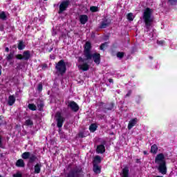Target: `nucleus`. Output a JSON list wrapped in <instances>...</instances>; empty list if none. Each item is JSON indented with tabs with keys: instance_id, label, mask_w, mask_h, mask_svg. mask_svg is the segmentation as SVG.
<instances>
[{
	"instance_id": "obj_1",
	"label": "nucleus",
	"mask_w": 177,
	"mask_h": 177,
	"mask_svg": "<svg viewBox=\"0 0 177 177\" xmlns=\"http://www.w3.org/2000/svg\"><path fill=\"white\" fill-rule=\"evenodd\" d=\"M155 163L158 164V170L162 175L167 174V162L164 153H158L155 158Z\"/></svg>"
},
{
	"instance_id": "obj_2",
	"label": "nucleus",
	"mask_w": 177,
	"mask_h": 177,
	"mask_svg": "<svg viewBox=\"0 0 177 177\" xmlns=\"http://www.w3.org/2000/svg\"><path fill=\"white\" fill-rule=\"evenodd\" d=\"M93 60L94 63L97 64V66H99L100 64V62L102 60L100 53H91L89 55H87L84 59L82 58V57H78V62L81 63H85V62H87L88 63L91 62V60Z\"/></svg>"
},
{
	"instance_id": "obj_3",
	"label": "nucleus",
	"mask_w": 177,
	"mask_h": 177,
	"mask_svg": "<svg viewBox=\"0 0 177 177\" xmlns=\"http://www.w3.org/2000/svg\"><path fill=\"white\" fill-rule=\"evenodd\" d=\"M153 10L150 8H147L143 12V20L147 28H150L153 24V17H151Z\"/></svg>"
},
{
	"instance_id": "obj_4",
	"label": "nucleus",
	"mask_w": 177,
	"mask_h": 177,
	"mask_svg": "<svg viewBox=\"0 0 177 177\" xmlns=\"http://www.w3.org/2000/svg\"><path fill=\"white\" fill-rule=\"evenodd\" d=\"M65 177H84V170L81 166H75L68 171Z\"/></svg>"
},
{
	"instance_id": "obj_5",
	"label": "nucleus",
	"mask_w": 177,
	"mask_h": 177,
	"mask_svg": "<svg viewBox=\"0 0 177 177\" xmlns=\"http://www.w3.org/2000/svg\"><path fill=\"white\" fill-rule=\"evenodd\" d=\"M55 70L59 75L63 76L64 74H66V71H67V66L66 65L64 59L59 60L55 64Z\"/></svg>"
},
{
	"instance_id": "obj_6",
	"label": "nucleus",
	"mask_w": 177,
	"mask_h": 177,
	"mask_svg": "<svg viewBox=\"0 0 177 177\" xmlns=\"http://www.w3.org/2000/svg\"><path fill=\"white\" fill-rule=\"evenodd\" d=\"M21 158H23V160L29 159V164H33V162H35L38 160V157H37V155L31 153V152H24L21 154Z\"/></svg>"
},
{
	"instance_id": "obj_7",
	"label": "nucleus",
	"mask_w": 177,
	"mask_h": 177,
	"mask_svg": "<svg viewBox=\"0 0 177 177\" xmlns=\"http://www.w3.org/2000/svg\"><path fill=\"white\" fill-rule=\"evenodd\" d=\"M17 60H30L31 58V52L30 50H25L23 53V55L18 54L15 56Z\"/></svg>"
},
{
	"instance_id": "obj_8",
	"label": "nucleus",
	"mask_w": 177,
	"mask_h": 177,
	"mask_svg": "<svg viewBox=\"0 0 177 177\" xmlns=\"http://www.w3.org/2000/svg\"><path fill=\"white\" fill-rule=\"evenodd\" d=\"M70 5V0L63 1L59 5V10L58 11L59 15H62L63 12L67 10V8Z\"/></svg>"
},
{
	"instance_id": "obj_9",
	"label": "nucleus",
	"mask_w": 177,
	"mask_h": 177,
	"mask_svg": "<svg viewBox=\"0 0 177 177\" xmlns=\"http://www.w3.org/2000/svg\"><path fill=\"white\" fill-rule=\"evenodd\" d=\"M91 49H92V44L91 43V41H86L84 44V55L85 58L87 57V56L92 54V53L91 52Z\"/></svg>"
},
{
	"instance_id": "obj_10",
	"label": "nucleus",
	"mask_w": 177,
	"mask_h": 177,
	"mask_svg": "<svg viewBox=\"0 0 177 177\" xmlns=\"http://www.w3.org/2000/svg\"><path fill=\"white\" fill-rule=\"evenodd\" d=\"M56 117L57 127V128H62V127H63V124H64L65 119L62 116V113L60 112L56 113Z\"/></svg>"
},
{
	"instance_id": "obj_11",
	"label": "nucleus",
	"mask_w": 177,
	"mask_h": 177,
	"mask_svg": "<svg viewBox=\"0 0 177 177\" xmlns=\"http://www.w3.org/2000/svg\"><path fill=\"white\" fill-rule=\"evenodd\" d=\"M68 107L72 110L74 113H77L80 110V106L74 101L68 102Z\"/></svg>"
},
{
	"instance_id": "obj_12",
	"label": "nucleus",
	"mask_w": 177,
	"mask_h": 177,
	"mask_svg": "<svg viewBox=\"0 0 177 177\" xmlns=\"http://www.w3.org/2000/svg\"><path fill=\"white\" fill-rule=\"evenodd\" d=\"M106 140H102V144L97 146L96 152L98 153V154H103L106 151V147L104 145H106Z\"/></svg>"
},
{
	"instance_id": "obj_13",
	"label": "nucleus",
	"mask_w": 177,
	"mask_h": 177,
	"mask_svg": "<svg viewBox=\"0 0 177 177\" xmlns=\"http://www.w3.org/2000/svg\"><path fill=\"white\" fill-rule=\"evenodd\" d=\"M114 107H115V104H114V102H109L104 106L103 111L104 113H107V111H111V110H114Z\"/></svg>"
},
{
	"instance_id": "obj_14",
	"label": "nucleus",
	"mask_w": 177,
	"mask_h": 177,
	"mask_svg": "<svg viewBox=\"0 0 177 177\" xmlns=\"http://www.w3.org/2000/svg\"><path fill=\"white\" fill-rule=\"evenodd\" d=\"M111 21L107 18L102 19L101 24L100 26V28H106L110 26Z\"/></svg>"
},
{
	"instance_id": "obj_15",
	"label": "nucleus",
	"mask_w": 177,
	"mask_h": 177,
	"mask_svg": "<svg viewBox=\"0 0 177 177\" xmlns=\"http://www.w3.org/2000/svg\"><path fill=\"white\" fill-rule=\"evenodd\" d=\"M88 20H89V18L86 15H82L79 16V21L81 24H86V23H88Z\"/></svg>"
},
{
	"instance_id": "obj_16",
	"label": "nucleus",
	"mask_w": 177,
	"mask_h": 177,
	"mask_svg": "<svg viewBox=\"0 0 177 177\" xmlns=\"http://www.w3.org/2000/svg\"><path fill=\"white\" fill-rule=\"evenodd\" d=\"M136 124H138V118H133L131 120H130L129 122L128 127H127L129 131H130L131 128H133Z\"/></svg>"
},
{
	"instance_id": "obj_17",
	"label": "nucleus",
	"mask_w": 177,
	"mask_h": 177,
	"mask_svg": "<svg viewBox=\"0 0 177 177\" xmlns=\"http://www.w3.org/2000/svg\"><path fill=\"white\" fill-rule=\"evenodd\" d=\"M102 162V158L100 156H95L93 160V165H99Z\"/></svg>"
},
{
	"instance_id": "obj_18",
	"label": "nucleus",
	"mask_w": 177,
	"mask_h": 177,
	"mask_svg": "<svg viewBox=\"0 0 177 177\" xmlns=\"http://www.w3.org/2000/svg\"><path fill=\"white\" fill-rule=\"evenodd\" d=\"M15 165L19 168H24V167H26V164L24 163V160L23 159H19L17 160Z\"/></svg>"
},
{
	"instance_id": "obj_19",
	"label": "nucleus",
	"mask_w": 177,
	"mask_h": 177,
	"mask_svg": "<svg viewBox=\"0 0 177 177\" xmlns=\"http://www.w3.org/2000/svg\"><path fill=\"white\" fill-rule=\"evenodd\" d=\"M93 171L95 174H100L102 172V167L99 166V165H93Z\"/></svg>"
},
{
	"instance_id": "obj_20",
	"label": "nucleus",
	"mask_w": 177,
	"mask_h": 177,
	"mask_svg": "<svg viewBox=\"0 0 177 177\" xmlns=\"http://www.w3.org/2000/svg\"><path fill=\"white\" fill-rule=\"evenodd\" d=\"M122 177H129V167L125 166L122 170Z\"/></svg>"
},
{
	"instance_id": "obj_21",
	"label": "nucleus",
	"mask_w": 177,
	"mask_h": 177,
	"mask_svg": "<svg viewBox=\"0 0 177 177\" xmlns=\"http://www.w3.org/2000/svg\"><path fill=\"white\" fill-rule=\"evenodd\" d=\"M79 68L82 71H88L89 70V64L88 62H84L83 64L79 66Z\"/></svg>"
},
{
	"instance_id": "obj_22",
	"label": "nucleus",
	"mask_w": 177,
	"mask_h": 177,
	"mask_svg": "<svg viewBox=\"0 0 177 177\" xmlns=\"http://www.w3.org/2000/svg\"><path fill=\"white\" fill-rule=\"evenodd\" d=\"M15 102H16V97H15V95H10L8 97V106H13Z\"/></svg>"
},
{
	"instance_id": "obj_23",
	"label": "nucleus",
	"mask_w": 177,
	"mask_h": 177,
	"mask_svg": "<svg viewBox=\"0 0 177 177\" xmlns=\"http://www.w3.org/2000/svg\"><path fill=\"white\" fill-rule=\"evenodd\" d=\"M26 48V43H24V41L20 40L19 41L17 48L19 50H23V49H25Z\"/></svg>"
},
{
	"instance_id": "obj_24",
	"label": "nucleus",
	"mask_w": 177,
	"mask_h": 177,
	"mask_svg": "<svg viewBox=\"0 0 177 177\" xmlns=\"http://www.w3.org/2000/svg\"><path fill=\"white\" fill-rule=\"evenodd\" d=\"M41 168H42V165L37 163L35 165V174H39L41 172Z\"/></svg>"
},
{
	"instance_id": "obj_25",
	"label": "nucleus",
	"mask_w": 177,
	"mask_h": 177,
	"mask_svg": "<svg viewBox=\"0 0 177 177\" xmlns=\"http://www.w3.org/2000/svg\"><path fill=\"white\" fill-rule=\"evenodd\" d=\"M90 132H95V131L97 129V124L96 123H92L88 128Z\"/></svg>"
},
{
	"instance_id": "obj_26",
	"label": "nucleus",
	"mask_w": 177,
	"mask_h": 177,
	"mask_svg": "<svg viewBox=\"0 0 177 177\" xmlns=\"http://www.w3.org/2000/svg\"><path fill=\"white\" fill-rule=\"evenodd\" d=\"M0 19L1 20H3V21L8 20V16L6 15V12H5V11H1L0 12Z\"/></svg>"
},
{
	"instance_id": "obj_27",
	"label": "nucleus",
	"mask_w": 177,
	"mask_h": 177,
	"mask_svg": "<svg viewBox=\"0 0 177 177\" xmlns=\"http://www.w3.org/2000/svg\"><path fill=\"white\" fill-rule=\"evenodd\" d=\"M158 150V147H157V145L154 144L151 147V153H153V154H157Z\"/></svg>"
},
{
	"instance_id": "obj_28",
	"label": "nucleus",
	"mask_w": 177,
	"mask_h": 177,
	"mask_svg": "<svg viewBox=\"0 0 177 177\" xmlns=\"http://www.w3.org/2000/svg\"><path fill=\"white\" fill-rule=\"evenodd\" d=\"M37 109L39 110V111H44V107L45 106V104H44V102L42 101H41L39 103H37Z\"/></svg>"
},
{
	"instance_id": "obj_29",
	"label": "nucleus",
	"mask_w": 177,
	"mask_h": 177,
	"mask_svg": "<svg viewBox=\"0 0 177 177\" xmlns=\"http://www.w3.org/2000/svg\"><path fill=\"white\" fill-rule=\"evenodd\" d=\"M28 107L29 110H31L32 111H37V106L35 104H28Z\"/></svg>"
},
{
	"instance_id": "obj_30",
	"label": "nucleus",
	"mask_w": 177,
	"mask_h": 177,
	"mask_svg": "<svg viewBox=\"0 0 177 177\" xmlns=\"http://www.w3.org/2000/svg\"><path fill=\"white\" fill-rule=\"evenodd\" d=\"M25 125H26V127H32V125H34V122H32L31 119H28L25 121Z\"/></svg>"
},
{
	"instance_id": "obj_31",
	"label": "nucleus",
	"mask_w": 177,
	"mask_h": 177,
	"mask_svg": "<svg viewBox=\"0 0 177 177\" xmlns=\"http://www.w3.org/2000/svg\"><path fill=\"white\" fill-rule=\"evenodd\" d=\"M13 57H15V53H10V54L6 57V60H8V62H10Z\"/></svg>"
},
{
	"instance_id": "obj_32",
	"label": "nucleus",
	"mask_w": 177,
	"mask_h": 177,
	"mask_svg": "<svg viewBox=\"0 0 177 177\" xmlns=\"http://www.w3.org/2000/svg\"><path fill=\"white\" fill-rule=\"evenodd\" d=\"M127 17L129 21H133V14L132 12L127 14Z\"/></svg>"
},
{
	"instance_id": "obj_33",
	"label": "nucleus",
	"mask_w": 177,
	"mask_h": 177,
	"mask_svg": "<svg viewBox=\"0 0 177 177\" xmlns=\"http://www.w3.org/2000/svg\"><path fill=\"white\" fill-rule=\"evenodd\" d=\"M117 57H118V59H122L124 57V56H125V53L124 52H118L116 54Z\"/></svg>"
},
{
	"instance_id": "obj_34",
	"label": "nucleus",
	"mask_w": 177,
	"mask_h": 177,
	"mask_svg": "<svg viewBox=\"0 0 177 177\" xmlns=\"http://www.w3.org/2000/svg\"><path fill=\"white\" fill-rule=\"evenodd\" d=\"M90 10L93 13H95L96 12H99V8H97V6H91L90 7Z\"/></svg>"
},
{
	"instance_id": "obj_35",
	"label": "nucleus",
	"mask_w": 177,
	"mask_h": 177,
	"mask_svg": "<svg viewBox=\"0 0 177 177\" xmlns=\"http://www.w3.org/2000/svg\"><path fill=\"white\" fill-rule=\"evenodd\" d=\"M5 124V117L3 115H0V127Z\"/></svg>"
},
{
	"instance_id": "obj_36",
	"label": "nucleus",
	"mask_w": 177,
	"mask_h": 177,
	"mask_svg": "<svg viewBox=\"0 0 177 177\" xmlns=\"http://www.w3.org/2000/svg\"><path fill=\"white\" fill-rule=\"evenodd\" d=\"M107 42H104L100 46V50L104 51V48H107Z\"/></svg>"
},
{
	"instance_id": "obj_37",
	"label": "nucleus",
	"mask_w": 177,
	"mask_h": 177,
	"mask_svg": "<svg viewBox=\"0 0 177 177\" xmlns=\"http://www.w3.org/2000/svg\"><path fill=\"white\" fill-rule=\"evenodd\" d=\"M142 102V97L140 95H137L136 97V102L139 104Z\"/></svg>"
},
{
	"instance_id": "obj_38",
	"label": "nucleus",
	"mask_w": 177,
	"mask_h": 177,
	"mask_svg": "<svg viewBox=\"0 0 177 177\" xmlns=\"http://www.w3.org/2000/svg\"><path fill=\"white\" fill-rule=\"evenodd\" d=\"M42 89H44V86L42 85V83H39L37 86V91H39V92H42Z\"/></svg>"
},
{
	"instance_id": "obj_39",
	"label": "nucleus",
	"mask_w": 177,
	"mask_h": 177,
	"mask_svg": "<svg viewBox=\"0 0 177 177\" xmlns=\"http://www.w3.org/2000/svg\"><path fill=\"white\" fill-rule=\"evenodd\" d=\"M170 5L174 6L177 3V0H169Z\"/></svg>"
},
{
	"instance_id": "obj_40",
	"label": "nucleus",
	"mask_w": 177,
	"mask_h": 177,
	"mask_svg": "<svg viewBox=\"0 0 177 177\" xmlns=\"http://www.w3.org/2000/svg\"><path fill=\"white\" fill-rule=\"evenodd\" d=\"M13 177H23V174L20 172H17L16 174L12 175Z\"/></svg>"
},
{
	"instance_id": "obj_41",
	"label": "nucleus",
	"mask_w": 177,
	"mask_h": 177,
	"mask_svg": "<svg viewBox=\"0 0 177 177\" xmlns=\"http://www.w3.org/2000/svg\"><path fill=\"white\" fill-rule=\"evenodd\" d=\"M78 137H79V138H81L82 139V138H85L86 136H85V135L84 134V132H83V131H80V132H79V133H78Z\"/></svg>"
},
{
	"instance_id": "obj_42",
	"label": "nucleus",
	"mask_w": 177,
	"mask_h": 177,
	"mask_svg": "<svg viewBox=\"0 0 177 177\" xmlns=\"http://www.w3.org/2000/svg\"><path fill=\"white\" fill-rule=\"evenodd\" d=\"M165 43V41L164 40H160V41H157V44L158 45H160L161 46H162V45H164V44Z\"/></svg>"
},
{
	"instance_id": "obj_43",
	"label": "nucleus",
	"mask_w": 177,
	"mask_h": 177,
	"mask_svg": "<svg viewBox=\"0 0 177 177\" xmlns=\"http://www.w3.org/2000/svg\"><path fill=\"white\" fill-rule=\"evenodd\" d=\"M132 95V90H129L127 93L125 95L124 97H129Z\"/></svg>"
},
{
	"instance_id": "obj_44",
	"label": "nucleus",
	"mask_w": 177,
	"mask_h": 177,
	"mask_svg": "<svg viewBox=\"0 0 177 177\" xmlns=\"http://www.w3.org/2000/svg\"><path fill=\"white\" fill-rule=\"evenodd\" d=\"M104 117H105V115H103V114H99V115H97V118H98L99 120H104Z\"/></svg>"
},
{
	"instance_id": "obj_45",
	"label": "nucleus",
	"mask_w": 177,
	"mask_h": 177,
	"mask_svg": "<svg viewBox=\"0 0 177 177\" xmlns=\"http://www.w3.org/2000/svg\"><path fill=\"white\" fill-rule=\"evenodd\" d=\"M48 68V64H44L42 65V67H41L42 70H44V68Z\"/></svg>"
},
{
	"instance_id": "obj_46",
	"label": "nucleus",
	"mask_w": 177,
	"mask_h": 177,
	"mask_svg": "<svg viewBox=\"0 0 177 177\" xmlns=\"http://www.w3.org/2000/svg\"><path fill=\"white\" fill-rule=\"evenodd\" d=\"M0 147H2V136H0Z\"/></svg>"
},
{
	"instance_id": "obj_47",
	"label": "nucleus",
	"mask_w": 177,
	"mask_h": 177,
	"mask_svg": "<svg viewBox=\"0 0 177 177\" xmlns=\"http://www.w3.org/2000/svg\"><path fill=\"white\" fill-rule=\"evenodd\" d=\"M108 81L109 82H110V84H113V82H114V80H113V79H109Z\"/></svg>"
},
{
	"instance_id": "obj_48",
	"label": "nucleus",
	"mask_w": 177,
	"mask_h": 177,
	"mask_svg": "<svg viewBox=\"0 0 177 177\" xmlns=\"http://www.w3.org/2000/svg\"><path fill=\"white\" fill-rule=\"evenodd\" d=\"M2 75V66H0V77Z\"/></svg>"
},
{
	"instance_id": "obj_49",
	"label": "nucleus",
	"mask_w": 177,
	"mask_h": 177,
	"mask_svg": "<svg viewBox=\"0 0 177 177\" xmlns=\"http://www.w3.org/2000/svg\"><path fill=\"white\" fill-rule=\"evenodd\" d=\"M52 50H53V47L50 48V49L48 50V53H50Z\"/></svg>"
},
{
	"instance_id": "obj_50",
	"label": "nucleus",
	"mask_w": 177,
	"mask_h": 177,
	"mask_svg": "<svg viewBox=\"0 0 177 177\" xmlns=\"http://www.w3.org/2000/svg\"><path fill=\"white\" fill-rule=\"evenodd\" d=\"M143 154H144L145 156H147V154H149V153H147V151H143Z\"/></svg>"
},
{
	"instance_id": "obj_51",
	"label": "nucleus",
	"mask_w": 177,
	"mask_h": 177,
	"mask_svg": "<svg viewBox=\"0 0 177 177\" xmlns=\"http://www.w3.org/2000/svg\"><path fill=\"white\" fill-rule=\"evenodd\" d=\"M136 162L137 164H139V162H140V159H136Z\"/></svg>"
},
{
	"instance_id": "obj_52",
	"label": "nucleus",
	"mask_w": 177,
	"mask_h": 177,
	"mask_svg": "<svg viewBox=\"0 0 177 177\" xmlns=\"http://www.w3.org/2000/svg\"><path fill=\"white\" fill-rule=\"evenodd\" d=\"M5 52H7L8 53L9 52V48L8 47H6V49H5Z\"/></svg>"
},
{
	"instance_id": "obj_53",
	"label": "nucleus",
	"mask_w": 177,
	"mask_h": 177,
	"mask_svg": "<svg viewBox=\"0 0 177 177\" xmlns=\"http://www.w3.org/2000/svg\"><path fill=\"white\" fill-rule=\"evenodd\" d=\"M149 59H150L151 60H153V57L152 56H149Z\"/></svg>"
},
{
	"instance_id": "obj_54",
	"label": "nucleus",
	"mask_w": 177,
	"mask_h": 177,
	"mask_svg": "<svg viewBox=\"0 0 177 177\" xmlns=\"http://www.w3.org/2000/svg\"><path fill=\"white\" fill-rule=\"evenodd\" d=\"M50 59H55V57H50Z\"/></svg>"
},
{
	"instance_id": "obj_55",
	"label": "nucleus",
	"mask_w": 177,
	"mask_h": 177,
	"mask_svg": "<svg viewBox=\"0 0 177 177\" xmlns=\"http://www.w3.org/2000/svg\"><path fill=\"white\" fill-rule=\"evenodd\" d=\"M101 104H103V102H101Z\"/></svg>"
},
{
	"instance_id": "obj_56",
	"label": "nucleus",
	"mask_w": 177,
	"mask_h": 177,
	"mask_svg": "<svg viewBox=\"0 0 177 177\" xmlns=\"http://www.w3.org/2000/svg\"><path fill=\"white\" fill-rule=\"evenodd\" d=\"M44 1H48V0H44Z\"/></svg>"
}]
</instances>
